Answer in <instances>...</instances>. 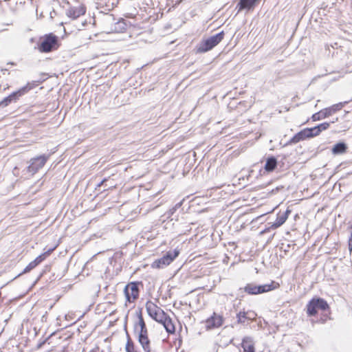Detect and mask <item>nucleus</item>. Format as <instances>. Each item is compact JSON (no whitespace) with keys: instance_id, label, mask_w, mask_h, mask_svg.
<instances>
[{"instance_id":"17","label":"nucleus","mask_w":352,"mask_h":352,"mask_svg":"<svg viewBox=\"0 0 352 352\" xmlns=\"http://www.w3.org/2000/svg\"><path fill=\"white\" fill-rule=\"evenodd\" d=\"M277 164V159L273 155L269 156L266 159L264 169L266 172H272L276 168Z\"/></svg>"},{"instance_id":"14","label":"nucleus","mask_w":352,"mask_h":352,"mask_svg":"<svg viewBox=\"0 0 352 352\" xmlns=\"http://www.w3.org/2000/svg\"><path fill=\"white\" fill-rule=\"evenodd\" d=\"M241 345L243 352H255L254 344L251 337H244Z\"/></svg>"},{"instance_id":"39","label":"nucleus","mask_w":352,"mask_h":352,"mask_svg":"<svg viewBox=\"0 0 352 352\" xmlns=\"http://www.w3.org/2000/svg\"><path fill=\"white\" fill-rule=\"evenodd\" d=\"M284 251L286 252H288V248H286V249H284Z\"/></svg>"},{"instance_id":"12","label":"nucleus","mask_w":352,"mask_h":352,"mask_svg":"<svg viewBox=\"0 0 352 352\" xmlns=\"http://www.w3.org/2000/svg\"><path fill=\"white\" fill-rule=\"evenodd\" d=\"M206 322L208 329L219 327L223 324V317L214 313L210 318L207 319Z\"/></svg>"},{"instance_id":"20","label":"nucleus","mask_w":352,"mask_h":352,"mask_svg":"<svg viewBox=\"0 0 352 352\" xmlns=\"http://www.w3.org/2000/svg\"><path fill=\"white\" fill-rule=\"evenodd\" d=\"M138 340L144 352H156L155 350L153 349L151 342L148 338H144Z\"/></svg>"},{"instance_id":"16","label":"nucleus","mask_w":352,"mask_h":352,"mask_svg":"<svg viewBox=\"0 0 352 352\" xmlns=\"http://www.w3.org/2000/svg\"><path fill=\"white\" fill-rule=\"evenodd\" d=\"M124 330L126 335V343L125 345L126 352H140L128 333L126 324H124Z\"/></svg>"},{"instance_id":"27","label":"nucleus","mask_w":352,"mask_h":352,"mask_svg":"<svg viewBox=\"0 0 352 352\" xmlns=\"http://www.w3.org/2000/svg\"><path fill=\"white\" fill-rule=\"evenodd\" d=\"M181 206L180 204H176L174 207H173L172 208H170V210H168L165 214H164V216H166V217L167 219H169L170 218V217L175 212V211L177 210L178 208H179Z\"/></svg>"},{"instance_id":"21","label":"nucleus","mask_w":352,"mask_h":352,"mask_svg":"<svg viewBox=\"0 0 352 352\" xmlns=\"http://www.w3.org/2000/svg\"><path fill=\"white\" fill-rule=\"evenodd\" d=\"M307 134L305 129H302L298 133H297L296 135L293 136L289 141L288 144H296L302 140H305L307 138V135H305Z\"/></svg>"},{"instance_id":"25","label":"nucleus","mask_w":352,"mask_h":352,"mask_svg":"<svg viewBox=\"0 0 352 352\" xmlns=\"http://www.w3.org/2000/svg\"><path fill=\"white\" fill-rule=\"evenodd\" d=\"M308 138L316 137L320 135V129L317 127V126L311 127V128H306L305 129Z\"/></svg>"},{"instance_id":"24","label":"nucleus","mask_w":352,"mask_h":352,"mask_svg":"<svg viewBox=\"0 0 352 352\" xmlns=\"http://www.w3.org/2000/svg\"><path fill=\"white\" fill-rule=\"evenodd\" d=\"M55 248H50L44 253L41 254V255L38 256L34 261V263L38 265L40 264L42 261H43L48 256L50 255V254L54 250Z\"/></svg>"},{"instance_id":"19","label":"nucleus","mask_w":352,"mask_h":352,"mask_svg":"<svg viewBox=\"0 0 352 352\" xmlns=\"http://www.w3.org/2000/svg\"><path fill=\"white\" fill-rule=\"evenodd\" d=\"M348 148L347 144L344 142H339L334 144L331 148L333 155H341L346 152Z\"/></svg>"},{"instance_id":"4","label":"nucleus","mask_w":352,"mask_h":352,"mask_svg":"<svg viewBox=\"0 0 352 352\" xmlns=\"http://www.w3.org/2000/svg\"><path fill=\"white\" fill-rule=\"evenodd\" d=\"M329 309L327 302L320 297L311 298L307 305V314L308 316H314L318 314V310L327 311Z\"/></svg>"},{"instance_id":"32","label":"nucleus","mask_w":352,"mask_h":352,"mask_svg":"<svg viewBox=\"0 0 352 352\" xmlns=\"http://www.w3.org/2000/svg\"><path fill=\"white\" fill-rule=\"evenodd\" d=\"M349 249L352 252V233H351V236L349 239Z\"/></svg>"},{"instance_id":"42","label":"nucleus","mask_w":352,"mask_h":352,"mask_svg":"<svg viewBox=\"0 0 352 352\" xmlns=\"http://www.w3.org/2000/svg\"><path fill=\"white\" fill-rule=\"evenodd\" d=\"M283 244H282V246L280 247V249H283Z\"/></svg>"},{"instance_id":"36","label":"nucleus","mask_w":352,"mask_h":352,"mask_svg":"<svg viewBox=\"0 0 352 352\" xmlns=\"http://www.w3.org/2000/svg\"><path fill=\"white\" fill-rule=\"evenodd\" d=\"M7 65H15L16 63H14V62H9V63H7Z\"/></svg>"},{"instance_id":"31","label":"nucleus","mask_w":352,"mask_h":352,"mask_svg":"<svg viewBox=\"0 0 352 352\" xmlns=\"http://www.w3.org/2000/svg\"><path fill=\"white\" fill-rule=\"evenodd\" d=\"M42 81L38 80V81H33L32 82H28L25 86L30 85V89H29V91H30L31 89H32L34 87H36L38 85V83H40Z\"/></svg>"},{"instance_id":"7","label":"nucleus","mask_w":352,"mask_h":352,"mask_svg":"<svg viewBox=\"0 0 352 352\" xmlns=\"http://www.w3.org/2000/svg\"><path fill=\"white\" fill-rule=\"evenodd\" d=\"M346 103H347V102H339L338 104L332 105L330 107L325 108V109L313 114L311 116V119L313 121H317V120H320L322 119L328 118L330 116L335 113L336 112L340 111Z\"/></svg>"},{"instance_id":"15","label":"nucleus","mask_w":352,"mask_h":352,"mask_svg":"<svg viewBox=\"0 0 352 352\" xmlns=\"http://www.w3.org/2000/svg\"><path fill=\"white\" fill-rule=\"evenodd\" d=\"M127 28V23H111V27L105 31L107 34L122 33Z\"/></svg>"},{"instance_id":"38","label":"nucleus","mask_w":352,"mask_h":352,"mask_svg":"<svg viewBox=\"0 0 352 352\" xmlns=\"http://www.w3.org/2000/svg\"><path fill=\"white\" fill-rule=\"evenodd\" d=\"M1 71L4 73L5 72L8 71V69H3Z\"/></svg>"},{"instance_id":"28","label":"nucleus","mask_w":352,"mask_h":352,"mask_svg":"<svg viewBox=\"0 0 352 352\" xmlns=\"http://www.w3.org/2000/svg\"><path fill=\"white\" fill-rule=\"evenodd\" d=\"M37 266V265L36 264V263H34V261H32V262H30L26 267L23 270V271L22 272L21 274H25V273H28L29 272H30L32 270H33L34 268H35ZM21 275V274H19Z\"/></svg>"},{"instance_id":"37","label":"nucleus","mask_w":352,"mask_h":352,"mask_svg":"<svg viewBox=\"0 0 352 352\" xmlns=\"http://www.w3.org/2000/svg\"><path fill=\"white\" fill-rule=\"evenodd\" d=\"M118 22V23L124 22V20L123 19H120Z\"/></svg>"},{"instance_id":"6","label":"nucleus","mask_w":352,"mask_h":352,"mask_svg":"<svg viewBox=\"0 0 352 352\" xmlns=\"http://www.w3.org/2000/svg\"><path fill=\"white\" fill-rule=\"evenodd\" d=\"M140 285H142L141 282L134 281L128 283L125 286L124 289V294L127 302H133L138 298L140 294Z\"/></svg>"},{"instance_id":"1","label":"nucleus","mask_w":352,"mask_h":352,"mask_svg":"<svg viewBox=\"0 0 352 352\" xmlns=\"http://www.w3.org/2000/svg\"><path fill=\"white\" fill-rule=\"evenodd\" d=\"M224 35V32L221 31L220 32L203 40L197 45V52L205 53L211 50L223 40Z\"/></svg>"},{"instance_id":"18","label":"nucleus","mask_w":352,"mask_h":352,"mask_svg":"<svg viewBox=\"0 0 352 352\" xmlns=\"http://www.w3.org/2000/svg\"><path fill=\"white\" fill-rule=\"evenodd\" d=\"M160 323L163 324L166 331L168 333H175V325H174L171 318L168 315H166L164 317V318H163V320L162 322H160Z\"/></svg>"},{"instance_id":"23","label":"nucleus","mask_w":352,"mask_h":352,"mask_svg":"<svg viewBox=\"0 0 352 352\" xmlns=\"http://www.w3.org/2000/svg\"><path fill=\"white\" fill-rule=\"evenodd\" d=\"M248 312L239 311L236 314L237 322L240 324H245L247 320H251L252 317L248 316Z\"/></svg>"},{"instance_id":"26","label":"nucleus","mask_w":352,"mask_h":352,"mask_svg":"<svg viewBox=\"0 0 352 352\" xmlns=\"http://www.w3.org/2000/svg\"><path fill=\"white\" fill-rule=\"evenodd\" d=\"M137 336L138 340L142 339L144 338H148L147 327L145 329H140L137 332H134Z\"/></svg>"},{"instance_id":"35","label":"nucleus","mask_w":352,"mask_h":352,"mask_svg":"<svg viewBox=\"0 0 352 352\" xmlns=\"http://www.w3.org/2000/svg\"><path fill=\"white\" fill-rule=\"evenodd\" d=\"M169 26H170L169 25H166L164 26L165 34L169 33V28H170Z\"/></svg>"},{"instance_id":"33","label":"nucleus","mask_w":352,"mask_h":352,"mask_svg":"<svg viewBox=\"0 0 352 352\" xmlns=\"http://www.w3.org/2000/svg\"><path fill=\"white\" fill-rule=\"evenodd\" d=\"M107 179L104 178V179H102V181H101V182H100L97 185V187H100V186H102L104 184V183L105 182H107Z\"/></svg>"},{"instance_id":"8","label":"nucleus","mask_w":352,"mask_h":352,"mask_svg":"<svg viewBox=\"0 0 352 352\" xmlns=\"http://www.w3.org/2000/svg\"><path fill=\"white\" fill-rule=\"evenodd\" d=\"M30 89V86H23L16 91L12 92L8 96L4 98L0 101V107H6L12 102H16L19 98L27 94Z\"/></svg>"},{"instance_id":"29","label":"nucleus","mask_w":352,"mask_h":352,"mask_svg":"<svg viewBox=\"0 0 352 352\" xmlns=\"http://www.w3.org/2000/svg\"><path fill=\"white\" fill-rule=\"evenodd\" d=\"M255 0H240L239 3L245 8H249L254 4Z\"/></svg>"},{"instance_id":"30","label":"nucleus","mask_w":352,"mask_h":352,"mask_svg":"<svg viewBox=\"0 0 352 352\" xmlns=\"http://www.w3.org/2000/svg\"><path fill=\"white\" fill-rule=\"evenodd\" d=\"M330 126L329 122H323L317 126V127L320 129V132L321 133L323 131L327 130Z\"/></svg>"},{"instance_id":"5","label":"nucleus","mask_w":352,"mask_h":352,"mask_svg":"<svg viewBox=\"0 0 352 352\" xmlns=\"http://www.w3.org/2000/svg\"><path fill=\"white\" fill-rule=\"evenodd\" d=\"M179 254V250L175 249L174 250L167 252L162 258L155 261L151 267L153 268H164L172 263Z\"/></svg>"},{"instance_id":"40","label":"nucleus","mask_w":352,"mask_h":352,"mask_svg":"<svg viewBox=\"0 0 352 352\" xmlns=\"http://www.w3.org/2000/svg\"><path fill=\"white\" fill-rule=\"evenodd\" d=\"M284 251L286 252H288V248H286V249H284Z\"/></svg>"},{"instance_id":"43","label":"nucleus","mask_w":352,"mask_h":352,"mask_svg":"<svg viewBox=\"0 0 352 352\" xmlns=\"http://www.w3.org/2000/svg\"><path fill=\"white\" fill-rule=\"evenodd\" d=\"M85 24H86V23H82V26H85Z\"/></svg>"},{"instance_id":"41","label":"nucleus","mask_w":352,"mask_h":352,"mask_svg":"<svg viewBox=\"0 0 352 352\" xmlns=\"http://www.w3.org/2000/svg\"><path fill=\"white\" fill-rule=\"evenodd\" d=\"M287 247L289 248L290 247V244H287Z\"/></svg>"},{"instance_id":"11","label":"nucleus","mask_w":352,"mask_h":352,"mask_svg":"<svg viewBox=\"0 0 352 352\" xmlns=\"http://www.w3.org/2000/svg\"><path fill=\"white\" fill-rule=\"evenodd\" d=\"M86 7L83 4H78L76 6H70L66 10V15L72 20L77 19L80 16L85 14Z\"/></svg>"},{"instance_id":"2","label":"nucleus","mask_w":352,"mask_h":352,"mask_svg":"<svg viewBox=\"0 0 352 352\" xmlns=\"http://www.w3.org/2000/svg\"><path fill=\"white\" fill-rule=\"evenodd\" d=\"M50 155V153L43 154L31 158L29 161V165L23 172H26L30 176H33L45 166Z\"/></svg>"},{"instance_id":"34","label":"nucleus","mask_w":352,"mask_h":352,"mask_svg":"<svg viewBox=\"0 0 352 352\" xmlns=\"http://www.w3.org/2000/svg\"><path fill=\"white\" fill-rule=\"evenodd\" d=\"M248 316L252 317V320L254 319V317L256 316V314L253 311H250L248 312Z\"/></svg>"},{"instance_id":"13","label":"nucleus","mask_w":352,"mask_h":352,"mask_svg":"<svg viewBox=\"0 0 352 352\" xmlns=\"http://www.w3.org/2000/svg\"><path fill=\"white\" fill-rule=\"evenodd\" d=\"M291 210L287 208L283 212H278L276 217V221L274 223L273 226L274 228H278L282 226L287 219L289 214L291 213Z\"/></svg>"},{"instance_id":"3","label":"nucleus","mask_w":352,"mask_h":352,"mask_svg":"<svg viewBox=\"0 0 352 352\" xmlns=\"http://www.w3.org/2000/svg\"><path fill=\"white\" fill-rule=\"evenodd\" d=\"M58 47V37L52 33H50L41 38L38 50L41 52L48 53L57 50Z\"/></svg>"},{"instance_id":"22","label":"nucleus","mask_w":352,"mask_h":352,"mask_svg":"<svg viewBox=\"0 0 352 352\" xmlns=\"http://www.w3.org/2000/svg\"><path fill=\"white\" fill-rule=\"evenodd\" d=\"M138 320L134 324V332L146 327V323L142 315L141 309L137 313Z\"/></svg>"},{"instance_id":"10","label":"nucleus","mask_w":352,"mask_h":352,"mask_svg":"<svg viewBox=\"0 0 352 352\" xmlns=\"http://www.w3.org/2000/svg\"><path fill=\"white\" fill-rule=\"evenodd\" d=\"M274 282L271 284L256 285L252 283L247 284L243 288L244 291L250 295H256L273 290L276 287L273 286Z\"/></svg>"},{"instance_id":"9","label":"nucleus","mask_w":352,"mask_h":352,"mask_svg":"<svg viewBox=\"0 0 352 352\" xmlns=\"http://www.w3.org/2000/svg\"><path fill=\"white\" fill-rule=\"evenodd\" d=\"M146 309L149 315L153 320L157 322H160L163 320V318L167 315L163 309L157 307L155 303L151 300H148L146 302Z\"/></svg>"}]
</instances>
